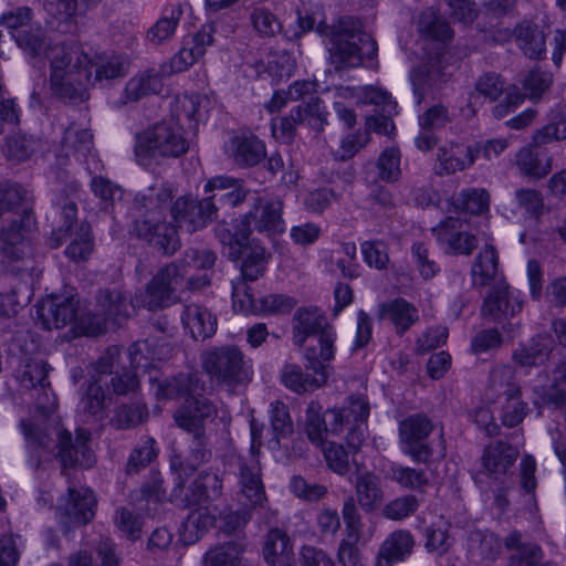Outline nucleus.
<instances>
[{
	"instance_id": "obj_3",
	"label": "nucleus",
	"mask_w": 566,
	"mask_h": 566,
	"mask_svg": "<svg viewBox=\"0 0 566 566\" xmlns=\"http://www.w3.org/2000/svg\"><path fill=\"white\" fill-rule=\"evenodd\" d=\"M315 31L329 40L328 59L337 71L358 67L377 56V42L363 29L361 22L353 17L339 18L331 25L321 21Z\"/></svg>"
},
{
	"instance_id": "obj_42",
	"label": "nucleus",
	"mask_w": 566,
	"mask_h": 566,
	"mask_svg": "<svg viewBox=\"0 0 566 566\" xmlns=\"http://www.w3.org/2000/svg\"><path fill=\"white\" fill-rule=\"evenodd\" d=\"M475 150L470 147H441L438 149L436 172L440 176L452 175L462 171L474 164Z\"/></svg>"
},
{
	"instance_id": "obj_47",
	"label": "nucleus",
	"mask_w": 566,
	"mask_h": 566,
	"mask_svg": "<svg viewBox=\"0 0 566 566\" xmlns=\"http://www.w3.org/2000/svg\"><path fill=\"white\" fill-rule=\"evenodd\" d=\"M148 418V410L145 403L140 401L124 403L115 409L111 418V426L117 430H127L135 428Z\"/></svg>"
},
{
	"instance_id": "obj_23",
	"label": "nucleus",
	"mask_w": 566,
	"mask_h": 566,
	"mask_svg": "<svg viewBox=\"0 0 566 566\" xmlns=\"http://www.w3.org/2000/svg\"><path fill=\"white\" fill-rule=\"evenodd\" d=\"M334 328L327 317L317 307L298 308L293 317V340L298 347L304 346L310 336H318L323 331Z\"/></svg>"
},
{
	"instance_id": "obj_12",
	"label": "nucleus",
	"mask_w": 566,
	"mask_h": 566,
	"mask_svg": "<svg viewBox=\"0 0 566 566\" xmlns=\"http://www.w3.org/2000/svg\"><path fill=\"white\" fill-rule=\"evenodd\" d=\"M170 216L179 228L192 233L216 220V207L205 198L181 196L170 207Z\"/></svg>"
},
{
	"instance_id": "obj_14",
	"label": "nucleus",
	"mask_w": 566,
	"mask_h": 566,
	"mask_svg": "<svg viewBox=\"0 0 566 566\" xmlns=\"http://www.w3.org/2000/svg\"><path fill=\"white\" fill-rule=\"evenodd\" d=\"M222 493V480L217 472L202 471L197 479L185 490L178 483L171 493L172 501H179L185 507L207 504L218 499Z\"/></svg>"
},
{
	"instance_id": "obj_41",
	"label": "nucleus",
	"mask_w": 566,
	"mask_h": 566,
	"mask_svg": "<svg viewBox=\"0 0 566 566\" xmlns=\"http://www.w3.org/2000/svg\"><path fill=\"white\" fill-rule=\"evenodd\" d=\"M229 256L233 260L242 258L241 276L239 279L253 282L264 274L268 264L265 248L250 245L245 247V249L230 251Z\"/></svg>"
},
{
	"instance_id": "obj_22",
	"label": "nucleus",
	"mask_w": 566,
	"mask_h": 566,
	"mask_svg": "<svg viewBox=\"0 0 566 566\" xmlns=\"http://www.w3.org/2000/svg\"><path fill=\"white\" fill-rule=\"evenodd\" d=\"M93 150V135L91 132L72 123L64 130L57 156L60 159L73 158L76 161H83L88 165L90 157L95 160Z\"/></svg>"
},
{
	"instance_id": "obj_49",
	"label": "nucleus",
	"mask_w": 566,
	"mask_h": 566,
	"mask_svg": "<svg viewBox=\"0 0 566 566\" xmlns=\"http://www.w3.org/2000/svg\"><path fill=\"white\" fill-rule=\"evenodd\" d=\"M11 36L14 39L17 44L31 56H38L41 53H44L46 56V51L56 45L48 43L43 30L39 27L18 29L15 32L11 33Z\"/></svg>"
},
{
	"instance_id": "obj_58",
	"label": "nucleus",
	"mask_w": 566,
	"mask_h": 566,
	"mask_svg": "<svg viewBox=\"0 0 566 566\" xmlns=\"http://www.w3.org/2000/svg\"><path fill=\"white\" fill-rule=\"evenodd\" d=\"M247 282L248 280L239 277L231 282L233 308L244 314L258 313L259 298L254 297Z\"/></svg>"
},
{
	"instance_id": "obj_35",
	"label": "nucleus",
	"mask_w": 566,
	"mask_h": 566,
	"mask_svg": "<svg viewBox=\"0 0 566 566\" xmlns=\"http://www.w3.org/2000/svg\"><path fill=\"white\" fill-rule=\"evenodd\" d=\"M191 511L181 524V537L186 544L198 542L216 522L214 514L207 504L191 505Z\"/></svg>"
},
{
	"instance_id": "obj_25",
	"label": "nucleus",
	"mask_w": 566,
	"mask_h": 566,
	"mask_svg": "<svg viewBox=\"0 0 566 566\" xmlns=\"http://www.w3.org/2000/svg\"><path fill=\"white\" fill-rule=\"evenodd\" d=\"M314 339L316 344L308 345L304 350V358L306 359V368L312 371L328 373V365L334 359L336 332L334 328L323 331Z\"/></svg>"
},
{
	"instance_id": "obj_24",
	"label": "nucleus",
	"mask_w": 566,
	"mask_h": 566,
	"mask_svg": "<svg viewBox=\"0 0 566 566\" xmlns=\"http://www.w3.org/2000/svg\"><path fill=\"white\" fill-rule=\"evenodd\" d=\"M229 154L240 167H253L266 158L264 143L254 135H237L232 137Z\"/></svg>"
},
{
	"instance_id": "obj_10",
	"label": "nucleus",
	"mask_w": 566,
	"mask_h": 566,
	"mask_svg": "<svg viewBox=\"0 0 566 566\" xmlns=\"http://www.w3.org/2000/svg\"><path fill=\"white\" fill-rule=\"evenodd\" d=\"M433 430L431 420L421 413L407 417L399 423L401 450L415 462L426 463L432 455L427 439Z\"/></svg>"
},
{
	"instance_id": "obj_30",
	"label": "nucleus",
	"mask_w": 566,
	"mask_h": 566,
	"mask_svg": "<svg viewBox=\"0 0 566 566\" xmlns=\"http://www.w3.org/2000/svg\"><path fill=\"white\" fill-rule=\"evenodd\" d=\"M413 545L415 541L409 531H395L382 543L377 557V566H392L405 560L411 554Z\"/></svg>"
},
{
	"instance_id": "obj_44",
	"label": "nucleus",
	"mask_w": 566,
	"mask_h": 566,
	"mask_svg": "<svg viewBox=\"0 0 566 566\" xmlns=\"http://www.w3.org/2000/svg\"><path fill=\"white\" fill-rule=\"evenodd\" d=\"M33 390L35 391L33 398L36 413L29 419H23L20 426L22 427V422L29 421H39L42 428H50L51 424L60 426L59 421L53 417L56 408V398L50 389V384L46 381Z\"/></svg>"
},
{
	"instance_id": "obj_21",
	"label": "nucleus",
	"mask_w": 566,
	"mask_h": 566,
	"mask_svg": "<svg viewBox=\"0 0 566 566\" xmlns=\"http://www.w3.org/2000/svg\"><path fill=\"white\" fill-rule=\"evenodd\" d=\"M238 479L241 493L252 506L263 505L266 501L265 490L261 478V467L258 459H238Z\"/></svg>"
},
{
	"instance_id": "obj_32",
	"label": "nucleus",
	"mask_w": 566,
	"mask_h": 566,
	"mask_svg": "<svg viewBox=\"0 0 566 566\" xmlns=\"http://www.w3.org/2000/svg\"><path fill=\"white\" fill-rule=\"evenodd\" d=\"M310 375L295 364H287L281 373V380L284 386L296 394L312 392L323 387L329 377V373L313 371Z\"/></svg>"
},
{
	"instance_id": "obj_63",
	"label": "nucleus",
	"mask_w": 566,
	"mask_h": 566,
	"mask_svg": "<svg viewBox=\"0 0 566 566\" xmlns=\"http://www.w3.org/2000/svg\"><path fill=\"white\" fill-rule=\"evenodd\" d=\"M157 457L155 449V440L147 437L139 446H137L127 462V472L137 473L147 467Z\"/></svg>"
},
{
	"instance_id": "obj_20",
	"label": "nucleus",
	"mask_w": 566,
	"mask_h": 566,
	"mask_svg": "<svg viewBox=\"0 0 566 566\" xmlns=\"http://www.w3.org/2000/svg\"><path fill=\"white\" fill-rule=\"evenodd\" d=\"M283 201L276 197H260L253 203L249 212L254 221V228L259 232L269 235L284 232L285 223L282 218Z\"/></svg>"
},
{
	"instance_id": "obj_11",
	"label": "nucleus",
	"mask_w": 566,
	"mask_h": 566,
	"mask_svg": "<svg viewBox=\"0 0 566 566\" xmlns=\"http://www.w3.org/2000/svg\"><path fill=\"white\" fill-rule=\"evenodd\" d=\"M518 291L500 280L489 291L481 306V316L492 323L504 324L523 308Z\"/></svg>"
},
{
	"instance_id": "obj_52",
	"label": "nucleus",
	"mask_w": 566,
	"mask_h": 566,
	"mask_svg": "<svg viewBox=\"0 0 566 566\" xmlns=\"http://www.w3.org/2000/svg\"><path fill=\"white\" fill-rule=\"evenodd\" d=\"M515 378V370L511 366H494L490 371V388L504 398L512 397L513 395H522L521 387Z\"/></svg>"
},
{
	"instance_id": "obj_56",
	"label": "nucleus",
	"mask_w": 566,
	"mask_h": 566,
	"mask_svg": "<svg viewBox=\"0 0 566 566\" xmlns=\"http://www.w3.org/2000/svg\"><path fill=\"white\" fill-rule=\"evenodd\" d=\"M140 304L149 311H158L175 304V300L170 293L158 284V280H150L145 287V291L137 296Z\"/></svg>"
},
{
	"instance_id": "obj_15",
	"label": "nucleus",
	"mask_w": 566,
	"mask_h": 566,
	"mask_svg": "<svg viewBox=\"0 0 566 566\" xmlns=\"http://www.w3.org/2000/svg\"><path fill=\"white\" fill-rule=\"evenodd\" d=\"M151 279L158 280V284L165 292L170 293V296L174 297L176 303L179 301V292L185 290H200L210 284L208 273L187 276L185 263H180L177 260L159 269Z\"/></svg>"
},
{
	"instance_id": "obj_1",
	"label": "nucleus",
	"mask_w": 566,
	"mask_h": 566,
	"mask_svg": "<svg viewBox=\"0 0 566 566\" xmlns=\"http://www.w3.org/2000/svg\"><path fill=\"white\" fill-rule=\"evenodd\" d=\"M34 226L29 191L18 184L0 186V275L28 270L25 234Z\"/></svg>"
},
{
	"instance_id": "obj_61",
	"label": "nucleus",
	"mask_w": 566,
	"mask_h": 566,
	"mask_svg": "<svg viewBox=\"0 0 566 566\" xmlns=\"http://www.w3.org/2000/svg\"><path fill=\"white\" fill-rule=\"evenodd\" d=\"M410 80L417 104H420L427 96L434 94L437 82V74L434 72H430L424 67H418L411 72Z\"/></svg>"
},
{
	"instance_id": "obj_34",
	"label": "nucleus",
	"mask_w": 566,
	"mask_h": 566,
	"mask_svg": "<svg viewBox=\"0 0 566 566\" xmlns=\"http://www.w3.org/2000/svg\"><path fill=\"white\" fill-rule=\"evenodd\" d=\"M552 161V156L547 151L533 145L523 147L515 156L521 174L535 179H542L551 172Z\"/></svg>"
},
{
	"instance_id": "obj_5",
	"label": "nucleus",
	"mask_w": 566,
	"mask_h": 566,
	"mask_svg": "<svg viewBox=\"0 0 566 566\" xmlns=\"http://www.w3.org/2000/svg\"><path fill=\"white\" fill-rule=\"evenodd\" d=\"M205 384L195 373H180L158 385L156 395L165 399H184L175 411L176 424L184 430L205 429V421L217 415L216 406L202 392Z\"/></svg>"
},
{
	"instance_id": "obj_57",
	"label": "nucleus",
	"mask_w": 566,
	"mask_h": 566,
	"mask_svg": "<svg viewBox=\"0 0 566 566\" xmlns=\"http://www.w3.org/2000/svg\"><path fill=\"white\" fill-rule=\"evenodd\" d=\"M49 366L44 360L29 359L19 371L18 380L25 389H36L46 382Z\"/></svg>"
},
{
	"instance_id": "obj_50",
	"label": "nucleus",
	"mask_w": 566,
	"mask_h": 566,
	"mask_svg": "<svg viewBox=\"0 0 566 566\" xmlns=\"http://www.w3.org/2000/svg\"><path fill=\"white\" fill-rule=\"evenodd\" d=\"M144 352H146L145 356L151 359L167 360L172 356L174 347L165 337L156 338L155 336H149L130 346L132 363H137L136 356L138 354L144 355Z\"/></svg>"
},
{
	"instance_id": "obj_48",
	"label": "nucleus",
	"mask_w": 566,
	"mask_h": 566,
	"mask_svg": "<svg viewBox=\"0 0 566 566\" xmlns=\"http://www.w3.org/2000/svg\"><path fill=\"white\" fill-rule=\"evenodd\" d=\"M159 87L160 80L156 73L151 71L143 72L127 82L124 91L125 101L122 104L137 102L149 94L157 93Z\"/></svg>"
},
{
	"instance_id": "obj_46",
	"label": "nucleus",
	"mask_w": 566,
	"mask_h": 566,
	"mask_svg": "<svg viewBox=\"0 0 566 566\" xmlns=\"http://www.w3.org/2000/svg\"><path fill=\"white\" fill-rule=\"evenodd\" d=\"M39 147L40 140L32 135L14 134L7 137L3 153L8 160L19 164L29 160Z\"/></svg>"
},
{
	"instance_id": "obj_16",
	"label": "nucleus",
	"mask_w": 566,
	"mask_h": 566,
	"mask_svg": "<svg viewBox=\"0 0 566 566\" xmlns=\"http://www.w3.org/2000/svg\"><path fill=\"white\" fill-rule=\"evenodd\" d=\"M151 279L158 280V284L165 292L170 293V296L174 297L176 303L179 301V292L185 290H200L210 284L208 273L187 276L185 263H180L177 260L159 269Z\"/></svg>"
},
{
	"instance_id": "obj_37",
	"label": "nucleus",
	"mask_w": 566,
	"mask_h": 566,
	"mask_svg": "<svg viewBox=\"0 0 566 566\" xmlns=\"http://www.w3.org/2000/svg\"><path fill=\"white\" fill-rule=\"evenodd\" d=\"M355 494L358 505L367 513L373 512L384 500L380 479L373 472H357Z\"/></svg>"
},
{
	"instance_id": "obj_7",
	"label": "nucleus",
	"mask_w": 566,
	"mask_h": 566,
	"mask_svg": "<svg viewBox=\"0 0 566 566\" xmlns=\"http://www.w3.org/2000/svg\"><path fill=\"white\" fill-rule=\"evenodd\" d=\"M36 317L48 331L73 324V328L82 335L98 336L105 333L104 319L86 312L76 296L48 297L36 305Z\"/></svg>"
},
{
	"instance_id": "obj_2",
	"label": "nucleus",
	"mask_w": 566,
	"mask_h": 566,
	"mask_svg": "<svg viewBox=\"0 0 566 566\" xmlns=\"http://www.w3.org/2000/svg\"><path fill=\"white\" fill-rule=\"evenodd\" d=\"M174 189L168 182H156L139 191L134 200L138 211L145 213L134 221V232L166 255L174 254L180 242L174 226L163 219V209L171 201Z\"/></svg>"
},
{
	"instance_id": "obj_6",
	"label": "nucleus",
	"mask_w": 566,
	"mask_h": 566,
	"mask_svg": "<svg viewBox=\"0 0 566 566\" xmlns=\"http://www.w3.org/2000/svg\"><path fill=\"white\" fill-rule=\"evenodd\" d=\"M51 65L52 93L61 99L83 102L92 84V65L86 55L55 45L46 51Z\"/></svg>"
},
{
	"instance_id": "obj_8",
	"label": "nucleus",
	"mask_w": 566,
	"mask_h": 566,
	"mask_svg": "<svg viewBox=\"0 0 566 566\" xmlns=\"http://www.w3.org/2000/svg\"><path fill=\"white\" fill-rule=\"evenodd\" d=\"M188 149L189 143L174 118L164 119L135 137V157L144 167L150 166L157 158H178Z\"/></svg>"
},
{
	"instance_id": "obj_19",
	"label": "nucleus",
	"mask_w": 566,
	"mask_h": 566,
	"mask_svg": "<svg viewBox=\"0 0 566 566\" xmlns=\"http://www.w3.org/2000/svg\"><path fill=\"white\" fill-rule=\"evenodd\" d=\"M134 312V305L130 295L118 287H103L95 294V313L105 322V329L107 328V321L120 322L130 317Z\"/></svg>"
},
{
	"instance_id": "obj_54",
	"label": "nucleus",
	"mask_w": 566,
	"mask_h": 566,
	"mask_svg": "<svg viewBox=\"0 0 566 566\" xmlns=\"http://www.w3.org/2000/svg\"><path fill=\"white\" fill-rule=\"evenodd\" d=\"M418 28L420 33L433 40L447 41L453 36L449 23L431 9L421 13Z\"/></svg>"
},
{
	"instance_id": "obj_39",
	"label": "nucleus",
	"mask_w": 566,
	"mask_h": 566,
	"mask_svg": "<svg viewBox=\"0 0 566 566\" xmlns=\"http://www.w3.org/2000/svg\"><path fill=\"white\" fill-rule=\"evenodd\" d=\"M379 315L389 319L398 334H403L419 318L418 310L401 297L380 304Z\"/></svg>"
},
{
	"instance_id": "obj_45",
	"label": "nucleus",
	"mask_w": 566,
	"mask_h": 566,
	"mask_svg": "<svg viewBox=\"0 0 566 566\" xmlns=\"http://www.w3.org/2000/svg\"><path fill=\"white\" fill-rule=\"evenodd\" d=\"M182 15V8L180 4L166 8L163 15L157 22L147 31V40L153 45H160L169 41L177 29V25Z\"/></svg>"
},
{
	"instance_id": "obj_29",
	"label": "nucleus",
	"mask_w": 566,
	"mask_h": 566,
	"mask_svg": "<svg viewBox=\"0 0 566 566\" xmlns=\"http://www.w3.org/2000/svg\"><path fill=\"white\" fill-rule=\"evenodd\" d=\"M247 548L244 537L218 543L211 546L201 558V566H242V556Z\"/></svg>"
},
{
	"instance_id": "obj_27",
	"label": "nucleus",
	"mask_w": 566,
	"mask_h": 566,
	"mask_svg": "<svg viewBox=\"0 0 566 566\" xmlns=\"http://www.w3.org/2000/svg\"><path fill=\"white\" fill-rule=\"evenodd\" d=\"M554 340L549 335L537 334L526 345L512 354L513 361L521 367H536L546 363L552 354Z\"/></svg>"
},
{
	"instance_id": "obj_51",
	"label": "nucleus",
	"mask_w": 566,
	"mask_h": 566,
	"mask_svg": "<svg viewBox=\"0 0 566 566\" xmlns=\"http://www.w3.org/2000/svg\"><path fill=\"white\" fill-rule=\"evenodd\" d=\"M270 420L274 438L269 441V447L276 449L280 448L281 439H286L293 433V422L287 406L281 401L273 402L271 405Z\"/></svg>"
},
{
	"instance_id": "obj_31",
	"label": "nucleus",
	"mask_w": 566,
	"mask_h": 566,
	"mask_svg": "<svg viewBox=\"0 0 566 566\" xmlns=\"http://www.w3.org/2000/svg\"><path fill=\"white\" fill-rule=\"evenodd\" d=\"M507 549H515L509 557L507 566H555L553 563H543V551L534 543H523L518 532H512L504 541Z\"/></svg>"
},
{
	"instance_id": "obj_55",
	"label": "nucleus",
	"mask_w": 566,
	"mask_h": 566,
	"mask_svg": "<svg viewBox=\"0 0 566 566\" xmlns=\"http://www.w3.org/2000/svg\"><path fill=\"white\" fill-rule=\"evenodd\" d=\"M93 239L91 237V226L82 222L65 250V254L73 261L80 262L86 260L93 251Z\"/></svg>"
},
{
	"instance_id": "obj_53",
	"label": "nucleus",
	"mask_w": 566,
	"mask_h": 566,
	"mask_svg": "<svg viewBox=\"0 0 566 566\" xmlns=\"http://www.w3.org/2000/svg\"><path fill=\"white\" fill-rule=\"evenodd\" d=\"M388 478L401 488L413 491L422 492L429 484L428 475L423 470L401 464H391L388 471Z\"/></svg>"
},
{
	"instance_id": "obj_36",
	"label": "nucleus",
	"mask_w": 566,
	"mask_h": 566,
	"mask_svg": "<svg viewBox=\"0 0 566 566\" xmlns=\"http://www.w3.org/2000/svg\"><path fill=\"white\" fill-rule=\"evenodd\" d=\"M515 42L523 53L533 60H541L546 54V35L535 23L524 21L515 30Z\"/></svg>"
},
{
	"instance_id": "obj_9",
	"label": "nucleus",
	"mask_w": 566,
	"mask_h": 566,
	"mask_svg": "<svg viewBox=\"0 0 566 566\" xmlns=\"http://www.w3.org/2000/svg\"><path fill=\"white\" fill-rule=\"evenodd\" d=\"M201 364L210 379L218 385L232 389L251 380L252 370L235 345H223L203 352Z\"/></svg>"
},
{
	"instance_id": "obj_60",
	"label": "nucleus",
	"mask_w": 566,
	"mask_h": 566,
	"mask_svg": "<svg viewBox=\"0 0 566 566\" xmlns=\"http://www.w3.org/2000/svg\"><path fill=\"white\" fill-rule=\"evenodd\" d=\"M250 19L254 30L261 36H274L282 29L279 19L265 8H254Z\"/></svg>"
},
{
	"instance_id": "obj_62",
	"label": "nucleus",
	"mask_w": 566,
	"mask_h": 566,
	"mask_svg": "<svg viewBox=\"0 0 566 566\" xmlns=\"http://www.w3.org/2000/svg\"><path fill=\"white\" fill-rule=\"evenodd\" d=\"M418 506V499L412 494H406L386 504L382 514L389 520L400 521L413 514Z\"/></svg>"
},
{
	"instance_id": "obj_38",
	"label": "nucleus",
	"mask_w": 566,
	"mask_h": 566,
	"mask_svg": "<svg viewBox=\"0 0 566 566\" xmlns=\"http://www.w3.org/2000/svg\"><path fill=\"white\" fill-rule=\"evenodd\" d=\"M181 319L196 340H203L216 333L217 319L203 306L197 304L185 306Z\"/></svg>"
},
{
	"instance_id": "obj_13",
	"label": "nucleus",
	"mask_w": 566,
	"mask_h": 566,
	"mask_svg": "<svg viewBox=\"0 0 566 566\" xmlns=\"http://www.w3.org/2000/svg\"><path fill=\"white\" fill-rule=\"evenodd\" d=\"M518 455L520 452L515 447L503 441H495L484 449L483 472L489 479L504 485V489H509L513 484L511 469Z\"/></svg>"
},
{
	"instance_id": "obj_18",
	"label": "nucleus",
	"mask_w": 566,
	"mask_h": 566,
	"mask_svg": "<svg viewBox=\"0 0 566 566\" xmlns=\"http://www.w3.org/2000/svg\"><path fill=\"white\" fill-rule=\"evenodd\" d=\"M206 202L216 207V219L220 210H228L242 203L248 195L242 180L217 176L208 180L205 185Z\"/></svg>"
},
{
	"instance_id": "obj_64",
	"label": "nucleus",
	"mask_w": 566,
	"mask_h": 566,
	"mask_svg": "<svg viewBox=\"0 0 566 566\" xmlns=\"http://www.w3.org/2000/svg\"><path fill=\"white\" fill-rule=\"evenodd\" d=\"M400 153L396 148H386L377 160L379 177L388 182L397 181L400 177Z\"/></svg>"
},
{
	"instance_id": "obj_33",
	"label": "nucleus",
	"mask_w": 566,
	"mask_h": 566,
	"mask_svg": "<svg viewBox=\"0 0 566 566\" xmlns=\"http://www.w3.org/2000/svg\"><path fill=\"white\" fill-rule=\"evenodd\" d=\"M263 555L268 566H291L294 562V552L286 533L280 528L270 530L263 546Z\"/></svg>"
},
{
	"instance_id": "obj_43",
	"label": "nucleus",
	"mask_w": 566,
	"mask_h": 566,
	"mask_svg": "<svg viewBox=\"0 0 566 566\" xmlns=\"http://www.w3.org/2000/svg\"><path fill=\"white\" fill-rule=\"evenodd\" d=\"M499 266L495 249L486 244L476 255L471 266L472 283L474 286H486L494 281Z\"/></svg>"
},
{
	"instance_id": "obj_28",
	"label": "nucleus",
	"mask_w": 566,
	"mask_h": 566,
	"mask_svg": "<svg viewBox=\"0 0 566 566\" xmlns=\"http://www.w3.org/2000/svg\"><path fill=\"white\" fill-rule=\"evenodd\" d=\"M95 505L96 500L91 489L69 486V501L64 515L70 520V524H87L95 515Z\"/></svg>"
},
{
	"instance_id": "obj_26",
	"label": "nucleus",
	"mask_w": 566,
	"mask_h": 566,
	"mask_svg": "<svg viewBox=\"0 0 566 566\" xmlns=\"http://www.w3.org/2000/svg\"><path fill=\"white\" fill-rule=\"evenodd\" d=\"M471 558L481 566H491L501 554V541L491 532L474 530L468 536Z\"/></svg>"
},
{
	"instance_id": "obj_59",
	"label": "nucleus",
	"mask_w": 566,
	"mask_h": 566,
	"mask_svg": "<svg viewBox=\"0 0 566 566\" xmlns=\"http://www.w3.org/2000/svg\"><path fill=\"white\" fill-rule=\"evenodd\" d=\"M91 189L101 199L102 209L105 211H108L114 202L120 200L123 196V190L118 185L102 176L92 178Z\"/></svg>"
},
{
	"instance_id": "obj_40",
	"label": "nucleus",
	"mask_w": 566,
	"mask_h": 566,
	"mask_svg": "<svg viewBox=\"0 0 566 566\" xmlns=\"http://www.w3.org/2000/svg\"><path fill=\"white\" fill-rule=\"evenodd\" d=\"M106 396L101 385V379H93L78 403V412L83 421H101L106 418Z\"/></svg>"
},
{
	"instance_id": "obj_4",
	"label": "nucleus",
	"mask_w": 566,
	"mask_h": 566,
	"mask_svg": "<svg viewBox=\"0 0 566 566\" xmlns=\"http://www.w3.org/2000/svg\"><path fill=\"white\" fill-rule=\"evenodd\" d=\"M22 432L31 452L43 450L51 453L56 448L55 457L63 473L67 468H91L95 463L94 453L88 446L91 433L84 429H78L73 440L71 432L60 426L42 428L39 421H29L22 422Z\"/></svg>"
},
{
	"instance_id": "obj_17",
	"label": "nucleus",
	"mask_w": 566,
	"mask_h": 566,
	"mask_svg": "<svg viewBox=\"0 0 566 566\" xmlns=\"http://www.w3.org/2000/svg\"><path fill=\"white\" fill-rule=\"evenodd\" d=\"M432 233L449 254L470 255L478 247V239L463 230V221L460 218L447 217L432 228Z\"/></svg>"
}]
</instances>
